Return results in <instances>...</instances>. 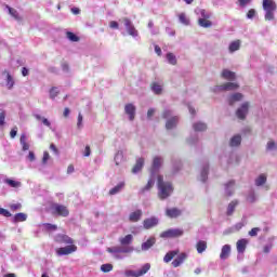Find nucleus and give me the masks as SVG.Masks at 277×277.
I'll return each instance as SVG.
<instances>
[{
    "mask_svg": "<svg viewBox=\"0 0 277 277\" xmlns=\"http://www.w3.org/2000/svg\"><path fill=\"white\" fill-rule=\"evenodd\" d=\"M157 185H158V198L160 200H166L167 198H170L172 195V192H174V187L172 186V183L164 182L163 175L157 176Z\"/></svg>",
    "mask_w": 277,
    "mask_h": 277,
    "instance_id": "nucleus-1",
    "label": "nucleus"
},
{
    "mask_svg": "<svg viewBox=\"0 0 277 277\" xmlns=\"http://www.w3.org/2000/svg\"><path fill=\"white\" fill-rule=\"evenodd\" d=\"M52 215H58L60 217H68L70 211L64 205L53 203L51 206Z\"/></svg>",
    "mask_w": 277,
    "mask_h": 277,
    "instance_id": "nucleus-2",
    "label": "nucleus"
},
{
    "mask_svg": "<svg viewBox=\"0 0 277 277\" xmlns=\"http://www.w3.org/2000/svg\"><path fill=\"white\" fill-rule=\"evenodd\" d=\"M150 271V264L146 263L142 266L141 269L138 271H126V276L127 277H140V276H144V274H148V272Z\"/></svg>",
    "mask_w": 277,
    "mask_h": 277,
    "instance_id": "nucleus-3",
    "label": "nucleus"
},
{
    "mask_svg": "<svg viewBox=\"0 0 277 277\" xmlns=\"http://www.w3.org/2000/svg\"><path fill=\"white\" fill-rule=\"evenodd\" d=\"M183 229H168L160 234L161 239H172L175 237H183Z\"/></svg>",
    "mask_w": 277,
    "mask_h": 277,
    "instance_id": "nucleus-4",
    "label": "nucleus"
},
{
    "mask_svg": "<svg viewBox=\"0 0 277 277\" xmlns=\"http://www.w3.org/2000/svg\"><path fill=\"white\" fill-rule=\"evenodd\" d=\"M72 252H77V245L71 243L56 249L57 256H68V254H72Z\"/></svg>",
    "mask_w": 277,
    "mask_h": 277,
    "instance_id": "nucleus-5",
    "label": "nucleus"
},
{
    "mask_svg": "<svg viewBox=\"0 0 277 277\" xmlns=\"http://www.w3.org/2000/svg\"><path fill=\"white\" fill-rule=\"evenodd\" d=\"M250 109V103L245 102L237 110L236 116L239 120H246V116H248V111Z\"/></svg>",
    "mask_w": 277,
    "mask_h": 277,
    "instance_id": "nucleus-6",
    "label": "nucleus"
},
{
    "mask_svg": "<svg viewBox=\"0 0 277 277\" xmlns=\"http://www.w3.org/2000/svg\"><path fill=\"white\" fill-rule=\"evenodd\" d=\"M54 241L56 243H65V245H68V246L75 243V240H72V238H70L68 235H65V234H57L54 237Z\"/></svg>",
    "mask_w": 277,
    "mask_h": 277,
    "instance_id": "nucleus-7",
    "label": "nucleus"
},
{
    "mask_svg": "<svg viewBox=\"0 0 277 277\" xmlns=\"http://www.w3.org/2000/svg\"><path fill=\"white\" fill-rule=\"evenodd\" d=\"M161 166H163V158H161L160 156H155L150 169L151 174H155V172H159Z\"/></svg>",
    "mask_w": 277,
    "mask_h": 277,
    "instance_id": "nucleus-8",
    "label": "nucleus"
},
{
    "mask_svg": "<svg viewBox=\"0 0 277 277\" xmlns=\"http://www.w3.org/2000/svg\"><path fill=\"white\" fill-rule=\"evenodd\" d=\"M107 252H109L110 254H129V252H133V247H126V248H120V247H113V248H108Z\"/></svg>",
    "mask_w": 277,
    "mask_h": 277,
    "instance_id": "nucleus-9",
    "label": "nucleus"
},
{
    "mask_svg": "<svg viewBox=\"0 0 277 277\" xmlns=\"http://www.w3.org/2000/svg\"><path fill=\"white\" fill-rule=\"evenodd\" d=\"M182 214H183V211H181V209L179 208H168L166 210V216L170 217L171 220L181 217Z\"/></svg>",
    "mask_w": 277,
    "mask_h": 277,
    "instance_id": "nucleus-10",
    "label": "nucleus"
},
{
    "mask_svg": "<svg viewBox=\"0 0 277 277\" xmlns=\"http://www.w3.org/2000/svg\"><path fill=\"white\" fill-rule=\"evenodd\" d=\"M276 2L274 0H263V10L265 12H276Z\"/></svg>",
    "mask_w": 277,
    "mask_h": 277,
    "instance_id": "nucleus-11",
    "label": "nucleus"
},
{
    "mask_svg": "<svg viewBox=\"0 0 277 277\" xmlns=\"http://www.w3.org/2000/svg\"><path fill=\"white\" fill-rule=\"evenodd\" d=\"M155 243H157V239L155 237H149L147 241L141 245V250H143V252H146L147 250H150V248H153Z\"/></svg>",
    "mask_w": 277,
    "mask_h": 277,
    "instance_id": "nucleus-12",
    "label": "nucleus"
},
{
    "mask_svg": "<svg viewBox=\"0 0 277 277\" xmlns=\"http://www.w3.org/2000/svg\"><path fill=\"white\" fill-rule=\"evenodd\" d=\"M239 84L237 82H227L219 87V90H223V92H229L232 90H238Z\"/></svg>",
    "mask_w": 277,
    "mask_h": 277,
    "instance_id": "nucleus-13",
    "label": "nucleus"
},
{
    "mask_svg": "<svg viewBox=\"0 0 277 277\" xmlns=\"http://www.w3.org/2000/svg\"><path fill=\"white\" fill-rule=\"evenodd\" d=\"M237 252L239 254H243L246 252V248H248V239L242 238L236 242Z\"/></svg>",
    "mask_w": 277,
    "mask_h": 277,
    "instance_id": "nucleus-14",
    "label": "nucleus"
},
{
    "mask_svg": "<svg viewBox=\"0 0 277 277\" xmlns=\"http://www.w3.org/2000/svg\"><path fill=\"white\" fill-rule=\"evenodd\" d=\"M124 113L129 116L131 121L135 120V105L127 104L124 106Z\"/></svg>",
    "mask_w": 277,
    "mask_h": 277,
    "instance_id": "nucleus-15",
    "label": "nucleus"
},
{
    "mask_svg": "<svg viewBox=\"0 0 277 277\" xmlns=\"http://www.w3.org/2000/svg\"><path fill=\"white\" fill-rule=\"evenodd\" d=\"M159 224V221L155 217L145 219L143 222V226L146 230H149V228H154V226H157Z\"/></svg>",
    "mask_w": 277,
    "mask_h": 277,
    "instance_id": "nucleus-16",
    "label": "nucleus"
},
{
    "mask_svg": "<svg viewBox=\"0 0 277 277\" xmlns=\"http://www.w3.org/2000/svg\"><path fill=\"white\" fill-rule=\"evenodd\" d=\"M187 259V253H181L179 254L174 261L172 262L173 267H181L183 263H185V260Z\"/></svg>",
    "mask_w": 277,
    "mask_h": 277,
    "instance_id": "nucleus-17",
    "label": "nucleus"
},
{
    "mask_svg": "<svg viewBox=\"0 0 277 277\" xmlns=\"http://www.w3.org/2000/svg\"><path fill=\"white\" fill-rule=\"evenodd\" d=\"M2 75H5L6 77V88L8 90H12V88H14V77H12V74H10V71H8V69L2 71Z\"/></svg>",
    "mask_w": 277,
    "mask_h": 277,
    "instance_id": "nucleus-18",
    "label": "nucleus"
},
{
    "mask_svg": "<svg viewBox=\"0 0 277 277\" xmlns=\"http://www.w3.org/2000/svg\"><path fill=\"white\" fill-rule=\"evenodd\" d=\"M143 212L142 210H136L134 212H131L129 215V222L135 223L140 222L142 220Z\"/></svg>",
    "mask_w": 277,
    "mask_h": 277,
    "instance_id": "nucleus-19",
    "label": "nucleus"
},
{
    "mask_svg": "<svg viewBox=\"0 0 277 277\" xmlns=\"http://www.w3.org/2000/svg\"><path fill=\"white\" fill-rule=\"evenodd\" d=\"M221 77L227 81H235L236 79L235 71H230L228 69H223Z\"/></svg>",
    "mask_w": 277,
    "mask_h": 277,
    "instance_id": "nucleus-20",
    "label": "nucleus"
},
{
    "mask_svg": "<svg viewBox=\"0 0 277 277\" xmlns=\"http://www.w3.org/2000/svg\"><path fill=\"white\" fill-rule=\"evenodd\" d=\"M228 256H230V246L224 245L221 250L220 259H222V261H226Z\"/></svg>",
    "mask_w": 277,
    "mask_h": 277,
    "instance_id": "nucleus-21",
    "label": "nucleus"
},
{
    "mask_svg": "<svg viewBox=\"0 0 277 277\" xmlns=\"http://www.w3.org/2000/svg\"><path fill=\"white\" fill-rule=\"evenodd\" d=\"M142 168H144V158H138L132 168V173L137 174V172H142Z\"/></svg>",
    "mask_w": 277,
    "mask_h": 277,
    "instance_id": "nucleus-22",
    "label": "nucleus"
},
{
    "mask_svg": "<svg viewBox=\"0 0 277 277\" xmlns=\"http://www.w3.org/2000/svg\"><path fill=\"white\" fill-rule=\"evenodd\" d=\"M237 205H239L238 200H233L232 202L228 203L227 211H226L227 216H230L235 213V209H237Z\"/></svg>",
    "mask_w": 277,
    "mask_h": 277,
    "instance_id": "nucleus-23",
    "label": "nucleus"
},
{
    "mask_svg": "<svg viewBox=\"0 0 277 277\" xmlns=\"http://www.w3.org/2000/svg\"><path fill=\"white\" fill-rule=\"evenodd\" d=\"M241 49V40L237 39L229 43L228 51L229 53H235V51H239Z\"/></svg>",
    "mask_w": 277,
    "mask_h": 277,
    "instance_id": "nucleus-24",
    "label": "nucleus"
},
{
    "mask_svg": "<svg viewBox=\"0 0 277 277\" xmlns=\"http://www.w3.org/2000/svg\"><path fill=\"white\" fill-rule=\"evenodd\" d=\"M124 182H120L119 184H117L115 187H113L109 190V196H116V194H120V192H122V189H124Z\"/></svg>",
    "mask_w": 277,
    "mask_h": 277,
    "instance_id": "nucleus-25",
    "label": "nucleus"
},
{
    "mask_svg": "<svg viewBox=\"0 0 277 277\" xmlns=\"http://www.w3.org/2000/svg\"><path fill=\"white\" fill-rule=\"evenodd\" d=\"M243 98V94L241 93H234L228 97V104L235 105V103L241 101Z\"/></svg>",
    "mask_w": 277,
    "mask_h": 277,
    "instance_id": "nucleus-26",
    "label": "nucleus"
},
{
    "mask_svg": "<svg viewBox=\"0 0 277 277\" xmlns=\"http://www.w3.org/2000/svg\"><path fill=\"white\" fill-rule=\"evenodd\" d=\"M121 246H131L133 243V235L128 234L119 239Z\"/></svg>",
    "mask_w": 277,
    "mask_h": 277,
    "instance_id": "nucleus-27",
    "label": "nucleus"
},
{
    "mask_svg": "<svg viewBox=\"0 0 277 277\" xmlns=\"http://www.w3.org/2000/svg\"><path fill=\"white\" fill-rule=\"evenodd\" d=\"M199 27H203L205 29H209V27H213V22L209 18H199L198 19Z\"/></svg>",
    "mask_w": 277,
    "mask_h": 277,
    "instance_id": "nucleus-28",
    "label": "nucleus"
},
{
    "mask_svg": "<svg viewBox=\"0 0 277 277\" xmlns=\"http://www.w3.org/2000/svg\"><path fill=\"white\" fill-rule=\"evenodd\" d=\"M225 189H226V196L227 198H229V196H233V194H235V181H229L226 185H225Z\"/></svg>",
    "mask_w": 277,
    "mask_h": 277,
    "instance_id": "nucleus-29",
    "label": "nucleus"
},
{
    "mask_svg": "<svg viewBox=\"0 0 277 277\" xmlns=\"http://www.w3.org/2000/svg\"><path fill=\"white\" fill-rule=\"evenodd\" d=\"M13 222H14V224H18V222H27V214H25L23 212L16 213L13 216Z\"/></svg>",
    "mask_w": 277,
    "mask_h": 277,
    "instance_id": "nucleus-30",
    "label": "nucleus"
},
{
    "mask_svg": "<svg viewBox=\"0 0 277 277\" xmlns=\"http://www.w3.org/2000/svg\"><path fill=\"white\" fill-rule=\"evenodd\" d=\"M265 183H267V175H265V173L260 174L259 177L255 179L256 187H261L262 185H265Z\"/></svg>",
    "mask_w": 277,
    "mask_h": 277,
    "instance_id": "nucleus-31",
    "label": "nucleus"
},
{
    "mask_svg": "<svg viewBox=\"0 0 277 277\" xmlns=\"http://www.w3.org/2000/svg\"><path fill=\"white\" fill-rule=\"evenodd\" d=\"M19 144L22 145V150H29V143H27V135L22 134L19 138Z\"/></svg>",
    "mask_w": 277,
    "mask_h": 277,
    "instance_id": "nucleus-32",
    "label": "nucleus"
},
{
    "mask_svg": "<svg viewBox=\"0 0 277 277\" xmlns=\"http://www.w3.org/2000/svg\"><path fill=\"white\" fill-rule=\"evenodd\" d=\"M179 122V117H172L171 119H169L166 123V129L170 130V129H174V127H176Z\"/></svg>",
    "mask_w": 277,
    "mask_h": 277,
    "instance_id": "nucleus-33",
    "label": "nucleus"
},
{
    "mask_svg": "<svg viewBox=\"0 0 277 277\" xmlns=\"http://www.w3.org/2000/svg\"><path fill=\"white\" fill-rule=\"evenodd\" d=\"M179 254V251L174 250V251H169L164 258H163V262L164 263H170V261H172V259H174V256H176Z\"/></svg>",
    "mask_w": 277,
    "mask_h": 277,
    "instance_id": "nucleus-34",
    "label": "nucleus"
},
{
    "mask_svg": "<svg viewBox=\"0 0 277 277\" xmlns=\"http://www.w3.org/2000/svg\"><path fill=\"white\" fill-rule=\"evenodd\" d=\"M197 248V252L199 254H202V252H205V250H207V241L205 240H199L196 245Z\"/></svg>",
    "mask_w": 277,
    "mask_h": 277,
    "instance_id": "nucleus-35",
    "label": "nucleus"
},
{
    "mask_svg": "<svg viewBox=\"0 0 277 277\" xmlns=\"http://www.w3.org/2000/svg\"><path fill=\"white\" fill-rule=\"evenodd\" d=\"M177 16H179V21L182 25H185L186 27L189 26V17H187V14L180 13Z\"/></svg>",
    "mask_w": 277,
    "mask_h": 277,
    "instance_id": "nucleus-36",
    "label": "nucleus"
},
{
    "mask_svg": "<svg viewBox=\"0 0 277 277\" xmlns=\"http://www.w3.org/2000/svg\"><path fill=\"white\" fill-rule=\"evenodd\" d=\"M9 10V14L11 16H13V18H15V21H23V18L21 17V15H18V11H16L15 9L11 8V6H6Z\"/></svg>",
    "mask_w": 277,
    "mask_h": 277,
    "instance_id": "nucleus-37",
    "label": "nucleus"
},
{
    "mask_svg": "<svg viewBox=\"0 0 277 277\" xmlns=\"http://www.w3.org/2000/svg\"><path fill=\"white\" fill-rule=\"evenodd\" d=\"M241 144V135H235L230 138V146H239Z\"/></svg>",
    "mask_w": 277,
    "mask_h": 277,
    "instance_id": "nucleus-38",
    "label": "nucleus"
},
{
    "mask_svg": "<svg viewBox=\"0 0 277 277\" xmlns=\"http://www.w3.org/2000/svg\"><path fill=\"white\" fill-rule=\"evenodd\" d=\"M154 185H155V180L153 179L148 180L146 186L141 189V194H145V192H149V189H153Z\"/></svg>",
    "mask_w": 277,
    "mask_h": 277,
    "instance_id": "nucleus-39",
    "label": "nucleus"
},
{
    "mask_svg": "<svg viewBox=\"0 0 277 277\" xmlns=\"http://www.w3.org/2000/svg\"><path fill=\"white\" fill-rule=\"evenodd\" d=\"M193 129L195 131H207V124L202 122L194 123Z\"/></svg>",
    "mask_w": 277,
    "mask_h": 277,
    "instance_id": "nucleus-40",
    "label": "nucleus"
},
{
    "mask_svg": "<svg viewBox=\"0 0 277 277\" xmlns=\"http://www.w3.org/2000/svg\"><path fill=\"white\" fill-rule=\"evenodd\" d=\"M4 183H6V185H9L10 187H14V188L21 187V182H17V181H14V180L6 179L4 181Z\"/></svg>",
    "mask_w": 277,
    "mask_h": 277,
    "instance_id": "nucleus-41",
    "label": "nucleus"
},
{
    "mask_svg": "<svg viewBox=\"0 0 277 277\" xmlns=\"http://www.w3.org/2000/svg\"><path fill=\"white\" fill-rule=\"evenodd\" d=\"M151 90H153V92H155L156 94H161V92H162V88H161V85H159V83H157V82H154V83H151Z\"/></svg>",
    "mask_w": 277,
    "mask_h": 277,
    "instance_id": "nucleus-42",
    "label": "nucleus"
},
{
    "mask_svg": "<svg viewBox=\"0 0 277 277\" xmlns=\"http://www.w3.org/2000/svg\"><path fill=\"white\" fill-rule=\"evenodd\" d=\"M167 60L172 66H176V56L172 53L167 54Z\"/></svg>",
    "mask_w": 277,
    "mask_h": 277,
    "instance_id": "nucleus-43",
    "label": "nucleus"
},
{
    "mask_svg": "<svg viewBox=\"0 0 277 277\" xmlns=\"http://www.w3.org/2000/svg\"><path fill=\"white\" fill-rule=\"evenodd\" d=\"M60 94V91L57 90V87H52L50 89V98H52V101H55V97Z\"/></svg>",
    "mask_w": 277,
    "mask_h": 277,
    "instance_id": "nucleus-44",
    "label": "nucleus"
},
{
    "mask_svg": "<svg viewBox=\"0 0 277 277\" xmlns=\"http://www.w3.org/2000/svg\"><path fill=\"white\" fill-rule=\"evenodd\" d=\"M68 40H70V42H79V37L77 35H75L74 32L68 31L66 34Z\"/></svg>",
    "mask_w": 277,
    "mask_h": 277,
    "instance_id": "nucleus-45",
    "label": "nucleus"
},
{
    "mask_svg": "<svg viewBox=\"0 0 277 277\" xmlns=\"http://www.w3.org/2000/svg\"><path fill=\"white\" fill-rule=\"evenodd\" d=\"M114 269V265L111 264H103L101 266V271L104 272V274H108V272H111Z\"/></svg>",
    "mask_w": 277,
    "mask_h": 277,
    "instance_id": "nucleus-46",
    "label": "nucleus"
},
{
    "mask_svg": "<svg viewBox=\"0 0 277 277\" xmlns=\"http://www.w3.org/2000/svg\"><path fill=\"white\" fill-rule=\"evenodd\" d=\"M247 202H250L251 205L256 202V194H254V192L249 193L247 196Z\"/></svg>",
    "mask_w": 277,
    "mask_h": 277,
    "instance_id": "nucleus-47",
    "label": "nucleus"
},
{
    "mask_svg": "<svg viewBox=\"0 0 277 277\" xmlns=\"http://www.w3.org/2000/svg\"><path fill=\"white\" fill-rule=\"evenodd\" d=\"M129 36H132L133 38H136L137 36V29H135V26H132L127 29Z\"/></svg>",
    "mask_w": 277,
    "mask_h": 277,
    "instance_id": "nucleus-48",
    "label": "nucleus"
},
{
    "mask_svg": "<svg viewBox=\"0 0 277 277\" xmlns=\"http://www.w3.org/2000/svg\"><path fill=\"white\" fill-rule=\"evenodd\" d=\"M122 23H123L124 27L127 28V30L133 26V23L129 19V17H123Z\"/></svg>",
    "mask_w": 277,
    "mask_h": 277,
    "instance_id": "nucleus-49",
    "label": "nucleus"
},
{
    "mask_svg": "<svg viewBox=\"0 0 277 277\" xmlns=\"http://www.w3.org/2000/svg\"><path fill=\"white\" fill-rule=\"evenodd\" d=\"M11 211H21V209H23V206L21 203H12L9 206Z\"/></svg>",
    "mask_w": 277,
    "mask_h": 277,
    "instance_id": "nucleus-50",
    "label": "nucleus"
},
{
    "mask_svg": "<svg viewBox=\"0 0 277 277\" xmlns=\"http://www.w3.org/2000/svg\"><path fill=\"white\" fill-rule=\"evenodd\" d=\"M45 230H57V225H53L51 223L43 224Z\"/></svg>",
    "mask_w": 277,
    "mask_h": 277,
    "instance_id": "nucleus-51",
    "label": "nucleus"
},
{
    "mask_svg": "<svg viewBox=\"0 0 277 277\" xmlns=\"http://www.w3.org/2000/svg\"><path fill=\"white\" fill-rule=\"evenodd\" d=\"M259 233H261V228H259V227H253V228L249 232V235H250V237H256V235H259Z\"/></svg>",
    "mask_w": 277,
    "mask_h": 277,
    "instance_id": "nucleus-52",
    "label": "nucleus"
},
{
    "mask_svg": "<svg viewBox=\"0 0 277 277\" xmlns=\"http://www.w3.org/2000/svg\"><path fill=\"white\" fill-rule=\"evenodd\" d=\"M274 12L275 11H266L265 21H274Z\"/></svg>",
    "mask_w": 277,
    "mask_h": 277,
    "instance_id": "nucleus-53",
    "label": "nucleus"
},
{
    "mask_svg": "<svg viewBox=\"0 0 277 277\" xmlns=\"http://www.w3.org/2000/svg\"><path fill=\"white\" fill-rule=\"evenodd\" d=\"M0 215H3L4 217H12V213L3 208H0Z\"/></svg>",
    "mask_w": 277,
    "mask_h": 277,
    "instance_id": "nucleus-54",
    "label": "nucleus"
},
{
    "mask_svg": "<svg viewBox=\"0 0 277 277\" xmlns=\"http://www.w3.org/2000/svg\"><path fill=\"white\" fill-rule=\"evenodd\" d=\"M77 127L78 129H81V127H83V115H81V113L78 114Z\"/></svg>",
    "mask_w": 277,
    "mask_h": 277,
    "instance_id": "nucleus-55",
    "label": "nucleus"
},
{
    "mask_svg": "<svg viewBox=\"0 0 277 277\" xmlns=\"http://www.w3.org/2000/svg\"><path fill=\"white\" fill-rule=\"evenodd\" d=\"M5 124V110L0 111V127Z\"/></svg>",
    "mask_w": 277,
    "mask_h": 277,
    "instance_id": "nucleus-56",
    "label": "nucleus"
},
{
    "mask_svg": "<svg viewBox=\"0 0 277 277\" xmlns=\"http://www.w3.org/2000/svg\"><path fill=\"white\" fill-rule=\"evenodd\" d=\"M51 159V156L49 155V151L43 153L42 163L47 164V162Z\"/></svg>",
    "mask_w": 277,
    "mask_h": 277,
    "instance_id": "nucleus-57",
    "label": "nucleus"
},
{
    "mask_svg": "<svg viewBox=\"0 0 277 277\" xmlns=\"http://www.w3.org/2000/svg\"><path fill=\"white\" fill-rule=\"evenodd\" d=\"M254 16H256V11L254 9L249 10L247 13V17L254 18Z\"/></svg>",
    "mask_w": 277,
    "mask_h": 277,
    "instance_id": "nucleus-58",
    "label": "nucleus"
},
{
    "mask_svg": "<svg viewBox=\"0 0 277 277\" xmlns=\"http://www.w3.org/2000/svg\"><path fill=\"white\" fill-rule=\"evenodd\" d=\"M267 150H274L276 148V143L274 141H269L266 145Z\"/></svg>",
    "mask_w": 277,
    "mask_h": 277,
    "instance_id": "nucleus-59",
    "label": "nucleus"
},
{
    "mask_svg": "<svg viewBox=\"0 0 277 277\" xmlns=\"http://www.w3.org/2000/svg\"><path fill=\"white\" fill-rule=\"evenodd\" d=\"M17 133H18V128H16V127L13 128V129L11 130V132H10L11 138L14 140V137H16Z\"/></svg>",
    "mask_w": 277,
    "mask_h": 277,
    "instance_id": "nucleus-60",
    "label": "nucleus"
},
{
    "mask_svg": "<svg viewBox=\"0 0 277 277\" xmlns=\"http://www.w3.org/2000/svg\"><path fill=\"white\" fill-rule=\"evenodd\" d=\"M109 27H110V29H119L120 26H119L118 22L111 21L109 23Z\"/></svg>",
    "mask_w": 277,
    "mask_h": 277,
    "instance_id": "nucleus-61",
    "label": "nucleus"
},
{
    "mask_svg": "<svg viewBox=\"0 0 277 277\" xmlns=\"http://www.w3.org/2000/svg\"><path fill=\"white\" fill-rule=\"evenodd\" d=\"M209 174V168H205L201 172L202 181H207V175Z\"/></svg>",
    "mask_w": 277,
    "mask_h": 277,
    "instance_id": "nucleus-62",
    "label": "nucleus"
},
{
    "mask_svg": "<svg viewBox=\"0 0 277 277\" xmlns=\"http://www.w3.org/2000/svg\"><path fill=\"white\" fill-rule=\"evenodd\" d=\"M201 18H211V14L207 13L206 10L200 11Z\"/></svg>",
    "mask_w": 277,
    "mask_h": 277,
    "instance_id": "nucleus-63",
    "label": "nucleus"
},
{
    "mask_svg": "<svg viewBox=\"0 0 277 277\" xmlns=\"http://www.w3.org/2000/svg\"><path fill=\"white\" fill-rule=\"evenodd\" d=\"M250 1H252V0H238V3L240 5V8H246V5H248V3H250Z\"/></svg>",
    "mask_w": 277,
    "mask_h": 277,
    "instance_id": "nucleus-64",
    "label": "nucleus"
}]
</instances>
